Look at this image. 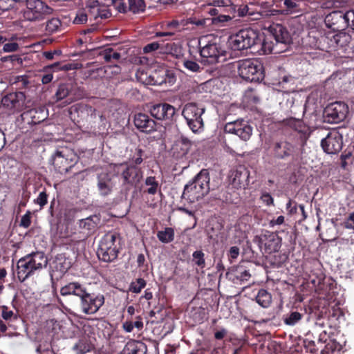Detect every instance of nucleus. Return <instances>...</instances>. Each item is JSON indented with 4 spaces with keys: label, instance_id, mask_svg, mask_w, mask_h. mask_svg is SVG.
Returning a JSON list of instances; mask_svg holds the SVG:
<instances>
[{
    "label": "nucleus",
    "instance_id": "obj_1",
    "mask_svg": "<svg viewBox=\"0 0 354 354\" xmlns=\"http://www.w3.org/2000/svg\"><path fill=\"white\" fill-rule=\"evenodd\" d=\"M269 35L262 39L259 37V32L252 29L245 28L240 30L236 34L229 37L227 44L232 50H242L252 48L261 44L262 50L265 54L277 53L274 44L272 39L275 41V44H281L286 45L291 41V37L287 28L282 24H273L268 28Z\"/></svg>",
    "mask_w": 354,
    "mask_h": 354
},
{
    "label": "nucleus",
    "instance_id": "obj_2",
    "mask_svg": "<svg viewBox=\"0 0 354 354\" xmlns=\"http://www.w3.org/2000/svg\"><path fill=\"white\" fill-rule=\"evenodd\" d=\"M297 147L287 138L273 139L268 143L263 159L270 165L294 159Z\"/></svg>",
    "mask_w": 354,
    "mask_h": 354
},
{
    "label": "nucleus",
    "instance_id": "obj_3",
    "mask_svg": "<svg viewBox=\"0 0 354 354\" xmlns=\"http://www.w3.org/2000/svg\"><path fill=\"white\" fill-rule=\"evenodd\" d=\"M209 180L208 170L203 169L185 186L182 198L192 203L203 198L209 192Z\"/></svg>",
    "mask_w": 354,
    "mask_h": 354
},
{
    "label": "nucleus",
    "instance_id": "obj_4",
    "mask_svg": "<svg viewBox=\"0 0 354 354\" xmlns=\"http://www.w3.org/2000/svg\"><path fill=\"white\" fill-rule=\"evenodd\" d=\"M48 263L47 258L41 252H32L21 258L17 263V274L21 282L24 281L35 272Z\"/></svg>",
    "mask_w": 354,
    "mask_h": 354
},
{
    "label": "nucleus",
    "instance_id": "obj_5",
    "mask_svg": "<svg viewBox=\"0 0 354 354\" xmlns=\"http://www.w3.org/2000/svg\"><path fill=\"white\" fill-rule=\"evenodd\" d=\"M199 52L203 58L209 64L218 62V59L225 55L221 39L210 34L200 37L198 40Z\"/></svg>",
    "mask_w": 354,
    "mask_h": 354
},
{
    "label": "nucleus",
    "instance_id": "obj_6",
    "mask_svg": "<svg viewBox=\"0 0 354 354\" xmlns=\"http://www.w3.org/2000/svg\"><path fill=\"white\" fill-rule=\"evenodd\" d=\"M281 243V238L274 232H266L261 236H255L250 246L254 257L277 252Z\"/></svg>",
    "mask_w": 354,
    "mask_h": 354
},
{
    "label": "nucleus",
    "instance_id": "obj_7",
    "mask_svg": "<svg viewBox=\"0 0 354 354\" xmlns=\"http://www.w3.org/2000/svg\"><path fill=\"white\" fill-rule=\"evenodd\" d=\"M69 304L74 310L87 315L95 314L104 304L105 297L102 293L86 292L80 301H71L68 298Z\"/></svg>",
    "mask_w": 354,
    "mask_h": 354
},
{
    "label": "nucleus",
    "instance_id": "obj_8",
    "mask_svg": "<svg viewBox=\"0 0 354 354\" xmlns=\"http://www.w3.org/2000/svg\"><path fill=\"white\" fill-rule=\"evenodd\" d=\"M119 245V235L117 233H106L100 241L97 250V257L106 263L114 261L118 256Z\"/></svg>",
    "mask_w": 354,
    "mask_h": 354
},
{
    "label": "nucleus",
    "instance_id": "obj_9",
    "mask_svg": "<svg viewBox=\"0 0 354 354\" xmlns=\"http://www.w3.org/2000/svg\"><path fill=\"white\" fill-rule=\"evenodd\" d=\"M239 76L247 81L260 82L265 77L263 64L258 59H246L237 62Z\"/></svg>",
    "mask_w": 354,
    "mask_h": 354
},
{
    "label": "nucleus",
    "instance_id": "obj_10",
    "mask_svg": "<svg viewBox=\"0 0 354 354\" xmlns=\"http://www.w3.org/2000/svg\"><path fill=\"white\" fill-rule=\"evenodd\" d=\"M26 8L23 16L25 20L36 22L48 19L53 12V8L42 0H24Z\"/></svg>",
    "mask_w": 354,
    "mask_h": 354
},
{
    "label": "nucleus",
    "instance_id": "obj_11",
    "mask_svg": "<svg viewBox=\"0 0 354 354\" xmlns=\"http://www.w3.org/2000/svg\"><path fill=\"white\" fill-rule=\"evenodd\" d=\"M78 156L66 147H62L55 151L51 161L55 170L62 174L68 172L78 162Z\"/></svg>",
    "mask_w": 354,
    "mask_h": 354
},
{
    "label": "nucleus",
    "instance_id": "obj_12",
    "mask_svg": "<svg viewBox=\"0 0 354 354\" xmlns=\"http://www.w3.org/2000/svg\"><path fill=\"white\" fill-rule=\"evenodd\" d=\"M205 111V108L198 106L196 103L190 102L184 106L182 115L193 132H198L203 128L204 123L202 115Z\"/></svg>",
    "mask_w": 354,
    "mask_h": 354
},
{
    "label": "nucleus",
    "instance_id": "obj_13",
    "mask_svg": "<svg viewBox=\"0 0 354 354\" xmlns=\"http://www.w3.org/2000/svg\"><path fill=\"white\" fill-rule=\"evenodd\" d=\"M117 172L120 175L123 185L136 187L143 178V171L140 167L129 165L124 162L117 166Z\"/></svg>",
    "mask_w": 354,
    "mask_h": 354
},
{
    "label": "nucleus",
    "instance_id": "obj_14",
    "mask_svg": "<svg viewBox=\"0 0 354 354\" xmlns=\"http://www.w3.org/2000/svg\"><path fill=\"white\" fill-rule=\"evenodd\" d=\"M84 96L83 89L78 87L76 84L70 83L61 84L55 94V99L57 102L64 100L65 104H69L76 100L82 98Z\"/></svg>",
    "mask_w": 354,
    "mask_h": 354
},
{
    "label": "nucleus",
    "instance_id": "obj_15",
    "mask_svg": "<svg viewBox=\"0 0 354 354\" xmlns=\"http://www.w3.org/2000/svg\"><path fill=\"white\" fill-rule=\"evenodd\" d=\"M348 113V105L343 102H335L328 104L323 112L324 121L328 123H339L343 121Z\"/></svg>",
    "mask_w": 354,
    "mask_h": 354
},
{
    "label": "nucleus",
    "instance_id": "obj_16",
    "mask_svg": "<svg viewBox=\"0 0 354 354\" xmlns=\"http://www.w3.org/2000/svg\"><path fill=\"white\" fill-rule=\"evenodd\" d=\"M252 267L248 263H239L229 269L225 274L226 278L235 285H243L250 280Z\"/></svg>",
    "mask_w": 354,
    "mask_h": 354
},
{
    "label": "nucleus",
    "instance_id": "obj_17",
    "mask_svg": "<svg viewBox=\"0 0 354 354\" xmlns=\"http://www.w3.org/2000/svg\"><path fill=\"white\" fill-rule=\"evenodd\" d=\"M26 95L24 93L12 92L5 95L1 99L3 107L6 109L10 113H19L26 107Z\"/></svg>",
    "mask_w": 354,
    "mask_h": 354
},
{
    "label": "nucleus",
    "instance_id": "obj_18",
    "mask_svg": "<svg viewBox=\"0 0 354 354\" xmlns=\"http://www.w3.org/2000/svg\"><path fill=\"white\" fill-rule=\"evenodd\" d=\"M325 291V297L323 299H319V305L317 306L319 310L318 317H323L327 314L330 301H335V290L337 289V283L333 279H328L327 281H324L323 288Z\"/></svg>",
    "mask_w": 354,
    "mask_h": 354
},
{
    "label": "nucleus",
    "instance_id": "obj_19",
    "mask_svg": "<svg viewBox=\"0 0 354 354\" xmlns=\"http://www.w3.org/2000/svg\"><path fill=\"white\" fill-rule=\"evenodd\" d=\"M321 146L326 153L336 154L339 153L343 147L342 134L336 129L330 131L326 137L322 140Z\"/></svg>",
    "mask_w": 354,
    "mask_h": 354
},
{
    "label": "nucleus",
    "instance_id": "obj_20",
    "mask_svg": "<svg viewBox=\"0 0 354 354\" xmlns=\"http://www.w3.org/2000/svg\"><path fill=\"white\" fill-rule=\"evenodd\" d=\"M224 131L238 136L244 141L248 140L252 133V127L243 119L227 122L224 127Z\"/></svg>",
    "mask_w": 354,
    "mask_h": 354
},
{
    "label": "nucleus",
    "instance_id": "obj_21",
    "mask_svg": "<svg viewBox=\"0 0 354 354\" xmlns=\"http://www.w3.org/2000/svg\"><path fill=\"white\" fill-rule=\"evenodd\" d=\"M151 115L158 120L170 122L176 113L175 108L166 102L152 105L149 109Z\"/></svg>",
    "mask_w": 354,
    "mask_h": 354
},
{
    "label": "nucleus",
    "instance_id": "obj_22",
    "mask_svg": "<svg viewBox=\"0 0 354 354\" xmlns=\"http://www.w3.org/2000/svg\"><path fill=\"white\" fill-rule=\"evenodd\" d=\"M114 7L120 12L126 13L129 11L139 13L145 11L144 0H112Z\"/></svg>",
    "mask_w": 354,
    "mask_h": 354
},
{
    "label": "nucleus",
    "instance_id": "obj_23",
    "mask_svg": "<svg viewBox=\"0 0 354 354\" xmlns=\"http://www.w3.org/2000/svg\"><path fill=\"white\" fill-rule=\"evenodd\" d=\"M48 117V113L44 108L31 109L24 111L21 115V120L30 127L37 125L44 122Z\"/></svg>",
    "mask_w": 354,
    "mask_h": 354
},
{
    "label": "nucleus",
    "instance_id": "obj_24",
    "mask_svg": "<svg viewBox=\"0 0 354 354\" xmlns=\"http://www.w3.org/2000/svg\"><path fill=\"white\" fill-rule=\"evenodd\" d=\"M231 183L236 189H246L250 183V171L244 166H239L232 172Z\"/></svg>",
    "mask_w": 354,
    "mask_h": 354
},
{
    "label": "nucleus",
    "instance_id": "obj_25",
    "mask_svg": "<svg viewBox=\"0 0 354 354\" xmlns=\"http://www.w3.org/2000/svg\"><path fill=\"white\" fill-rule=\"evenodd\" d=\"M133 123L137 129L145 133H150L156 130V122L146 113H136L133 116Z\"/></svg>",
    "mask_w": 354,
    "mask_h": 354
},
{
    "label": "nucleus",
    "instance_id": "obj_26",
    "mask_svg": "<svg viewBox=\"0 0 354 354\" xmlns=\"http://www.w3.org/2000/svg\"><path fill=\"white\" fill-rule=\"evenodd\" d=\"M326 26L334 32L342 31L347 27V19L345 13L340 11H333L327 15L324 19Z\"/></svg>",
    "mask_w": 354,
    "mask_h": 354
},
{
    "label": "nucleus",
    "instance_id": "obj_27",
    "mask_svg": "<svg viewBox=\"0 0 354 354\" xmlns=\"http://www.w3.org/2000/svg\"><path fill=\"white\" fill-rule=\"evenodd\" d=\"M87 290L88 289L84 284L78 281H72L61 288L60 294L66 297L75 296L78 298V301H80Z\"/></svg>",
    "mask_w": 354,
    "mask_h": 354
},
{
    "label": "nucleus",
    "instance_id": "obj_28",
    "mask_svg": "<svg viewBox=\"0 0 354 354\" xmlns=\"http://www.w3.org/2000/svg\"><path fill=\"white\" fill-rule=\"evenodd\" d=\"M97 187L100 196L105 197L110 195L114 187V183L107 173H102L97 175Z\"/></svg>",
    "mask_w": 354,
    "mask_h": 354
},
{
    "label": "nucleus",
    "instance_id": "obj_29",
    "mask_svg": "<svg viewBox=\"0 0 354 354\" xmlns=\"http://www.w3.org/2000/svg\"><path fill=\"white\" fill-rule=\"evenodd\" d=\"M184 26L183 21L173 19L170 21L165 22L161 25L162 31L156 32L155 36L160 37H173L176 32L180 31Z\"/></svg>",
    "mask_w": 354,
    "mask_h": 354
},
{
    "label": "nucleus",
    "instance_id": "obj_30",
    "mask_svg": "<svg viewBox=\"0 0 354 354\" xmlns=\"http://www.w3.org/2000/svg\"><path fill=\"white\" fill-rule=\"evenodd\" d=\"M192 144L187 138L181 136L175 141L172 147L173 156L176 158H182L189 151Z\"/></svg>",
    "mask_w": 354,
    "mask_h": 354
},
{
    "label": "nucleus",
    "instance_id": "obj_31",
    "mask_svg": "<svg viewBox=\"0 0 354 354\" xmlns=\"http://www.w3.org/2000/svg\"><path fill=\"white\" fill-rule=\"evenodd\" d=\"M335 32H328L321 35L316 41V47L323 51L335 50Z\"/></svg>",
    "mask_w": 354,
    "mask_h": 354
},
{
    "label": "nucleus",
    "instance_id": "obj_32",
    "mask_svg": "<svg viewBox=\"0 0 354 354\" xmlns=\"http://www.w3.org/2000/svg\"><path fill=\"white\" fill-rule=\"evenodd\" d=\"M147 348L145 345L136 340L129 341L118 354H146Z\"/></svg>",
    "mask_w": 354,
    "mask_h": 354
},
{
    "label": "nucleus",
    "instance_id": "obj_33",
    "mask_svg": "<svg viewBox=\"0 0 354 354\" xmlns=\"http://www.w3.org/2000/svg\"><path fill=\"white\" fill-rule=\"evenodd\" d=\"M305 310L300 308L299 310H290L283 317V323L290 326H294L297 324L304 317Z\"/></svg>",
    "mask_w": 354,
    "mask_h": 354
},
{
    "label": "nucleus",
    "instance_id": "obj_34",
    "mask_svg": "<svg viewBox=\"0 0 354 354\" xmlns=\"http://www.w3.org/2000/svg\"><path fill=\"white\" fill-rule=\"evenodd\" d=\"M99 218L97 216H91L86 218L79 221V227L83 230L84 233L91 234L95 230Z\"/></svg>",
    "mask_w": 354,
    "mask_h": 354
},
{
    "label": "nucleus",
    "instance_id": "obj_35",
    "mask_svg": "<svg viewBox=\"0 0 354 354\" xmlns=\"http://www.w3.org/2000/svg\"><path fill=\"white\" fill-rule=\"evenodd\" d=\"M145 186L147 188L144 192L149 195H155L161 189V185L155 176H147L145 180Z\"/></svg>",
    "mask_w": 354,
    "mask_h": 354
},
{
    "label": "nucleus",
    "instance_id": "obj_36",
    "mask_svg": "<svg viewBox=\"0 0 354 354\" xmlns=\"http://www.w3.org/2000/svg\"><path fill=\"white\" fill-rule=\"evenodd\" d=\"M299 4L297 0H283L281 10H277L278 14L289 15L299 12Z\"/></svg>",
    "mask_w": 354,
    "mask_h": 354
},
{
    "label": "nucleus",
    "instance_id": "obj_37",
    "mask_svg": "<svg viewBox=\"0 0 354 354\" xmlns=\"http://www.w3.org/2000/svg\"><path fill=\"white\" fill-rule=\"evenodd\" d=\"M255 299L261 307L268 308L271 304L272 296L266 290L262 288L258 291Z\"/></svg>",
    "mask_w": 354,
    "mask_h": 354
},
{
    "label": "nucleus",
    "instance_id": "obj_38",
    "mask_svg": "<svg viewBox=\"0 0 354 354\" xmlns=\"http://www.w3.org/2000/svg\"><path fill=\"white\" fill-rule=\"evenodd\" d=\"M174 230L172 227H165L164 230L158 231L157 237L163 243H169L174 239Z\"/></svg>",
    "mask_w": 354,
    "mask_h": 354
},
{
    "label": "nucleus",
    "instance_id": "obj_39",
    "mask_svg": "<svg viewBox=\"0 0 354 354\" xmlns=\"http://www.w3.org/2000/svg\"><path fill=\"white\" fill-rule=\"evenodd\" d=\"M337 33H335V48H343L350 43L351 37V36L344 32L337 31Z\"/></svg>",
    "mask_w": 354,
    "mask_h": 354
},
{
    "label": "nucleus",
    "instance_id": "obj_40",
    "mask_svg": "<svg viewBox=\"0 0 354 354\" xmlns=\"http://www.w3.org/2000/svg\"><path fill=\"white\" fill-rule=\"evenodd\" d=\"M286 123L288 127H290L297 133H298L301 129H306V127H308V125H306L302 120H297L293 118L288 119Z\"/></svg>",
    "mask_w": 354,
    "mask_h": 354
},
{
    "label": "nucleus",
    "instance_id": "obj_41",
    "mask_svg": "<svg viewBox=\"0 0 354 354\" xmlns=\"http://www.w3.org/2000/svg\"><path fill=\"white\" fill-rule=\"evenodd\" d=\"M146 284L147 282L144 279L138 278L130 283L129 290L134 293H140L145 288Z\"/></svg>",
    "mask_w": 354,
    "mask_h": 354
},
{
    "label": "nucleus",
    "instance_id": "obj_42",
    "mask_svg": "<svg viewBox=\"0 0 354 354\" xmlns=\"http://www.w3.org/2000/svg\"><path fill=\"white\" fill-rule=\"evenodd\" d=\"M145 151L140 147L136 149L135 153L130 158L129 165H135L136 167H139V165L143 162V155Z\"/></svg>",
    "mask_w": 354,
    "mask_h": 354
},
{
    "label": "nucleus",
    "instance_id": "obj_43",
    "mask_svg": "<svg viewBox=\"0 0 354 354\" xmlns=\"http://www.w3.org/2000/svg\"><path fill=\"white\" fill-rule=\"evenodd\" d=\"M1 317L6 322H12L15 321L17 319L18 316L17 314L14 313V312L10 310L8 306H1Z\"/></svg>",
    "mask_w": 354,
    "mask_h": 354
},
{
    "label": "nucleus",
    "instance_id": "obj_44",
    "mask_svg": "<svg viewBox=\"0 0 354 354\" xmlns=\"http://www.w3.org/2000/svg\"><path fill=\"white\" fill-rule=\"evenodd\" d=\"M104 59L106 62L118 61L120 59V53L115 51L113 48H107L104 51Z\"/></svg>",
    "mask_w": 354,
    "mask_h": 354
},
{
    "label": "nucleus",
    "instance_id": "obj_45",
    "mask_svg": "<svg viewBox=\"0 0 354 354\" xmlns=\"http://www.w3.org/2000/svg\"><path fill=\"white\" fill-rule=\"evenodd\" d=\"M61 24L62 23L58 18H51L46 22V30L49 33L55 32L61 26Z\"/></svg>",
    "mask_w": 354,
    "mask_h": 354
},
{
    "label": "nucleus",
    "instance_id": "obj_46",
    "mask_svg": "<svg viewBox=\"0 0 354 354\" xmlns=\"http://www.w3.org/2000/svg\"><path fill=\"white\" fill-rule=\"evenodd\" d=\"M76 347L82 353H86L91 351L93 349V346L88 342L87 338L84 337L79 340L76 344Z\"/></svg>",
    "mask_w": 354,
    "mask_h": 354
},
{
    "label": "nucleus",
    "instance_id": "obj_47",
    "mask_svg": "<svg viewBox=\"0 0 354 354\" xmlns=\"http://www.w3.org/2000/svg\"><path fill=\"white\" fill-rule=\"evenodd\" d=\"M192 257L193 261L196 266L201 268L205 267V254L202 250L194 252Z\"/></svg>",
    "mask_w": 354,
    "mask_h": 354
},
{
    "label": "nucleus",
    "instance_id": "obj_48",
    "mask_svg": "<svg viewBox=\"0 0 354 354\" xmlns=\"http://www.w3.org/2000/svg\"><path fill=\"white\" fill-rule=\"evenodd\" d=\"M306 129H301L297 133L301 147H304L306 145L307 141L313 132V130L309 126L306 127Z\"/></svg>",
    "mask_w": 354,
    "mask_h": 354
},
{
    "label": "nucleus",
    "instance_id": "obj_49",
    "mask_svg": "<svg viewBox=\"0 0 354 354\" xmlns=\"http://www.w3.org/2000/svg\"><path fill=\"white\" fill-rule=\"evenodd\" d=\"M86 8L88 10V12L93 15L100 14V3L97 0H89L86 3Z\"/></svg>",
    "mask_w": 354,
    "mask_h": 354
},
{
    "label": "nucleus",
    "instance_id": "obj_50",
    "mask_svg": "<svg viewBox=\"0 0 354 354\" xmlns=\"http://www.w3.org/2000/svg\"><path fill=\"white\" fill-rule=\"evenodd\" d=\"M24 0H0V10L7 11L12 9L17 3Z\"/></svg>",
    "mask_w": 354,
    "mask_h": 354
},
{
    "label": "nucleus",
    "instance_id": "obj_51",
    "mask_svg": "<svg viewBox=\"0 0 354 354\" xmlns=\"http://www.w3.org/2000/svg\"><path fill=\"white\" fill-rule=\"evenodd\" d=\"M3 48L0 50L1 53H12L18 50L19 46L17 42H7L5 41L3 44Z\"/></svg>",
    "mask_w": 354,
    "mask_h": 354
},
{
    "label": "nucleus",
    "instance_id": "obj_52",
    "mask_svg": "<svg viewBox=\"0 0 354 354\" xmlns=\"http://www.w3.org/2000/svg\"><path fill=\"white\" fill-rule=\"evenodd\" d=\"M183 66L186 69L189 70V71L194 73L201 72V68L200 67L199 64L194 61L184 60Z\"/></svg>",
    "mask_w": 354,
    "mask_h": 354
},
{
    "label": "nucleus",
    "instance_id": "obj_53",
    "mask_svg": "<svg viewBox=\"0 0 354 354\" xmlns=\"http://www.w3.org/2000/svg\"><path fill=\"white\" fill-rule=\"evenodd\" d=\"M218 198L226 203H233L231 194L228 192L227 188L222 189L218 194Z\"/></svg>",
    "mask_w": 354,
    "mask_h": 354
},
{
    "label": "nucleus",
    "instance_id": "obj_54",
    "mask_svg": "<svg viewBox=\"0 0 354 354\" xmlns=\"http://www.w3.org/2000/svg\"><path fill=\"white\" fill-rule=\"evenodd\" d=\"M88 17L84 10H78L73 20L75 24H83L87 21Z\"/></svg>",
    "mask_w": 354,
    "mask_h": 354
},
{
    "label": "nucleus",
    "instance_id": "obj_55",
    "mask_svg": "<svg viewBox=\"0 0 354 354\" xmlns=\"http://www.w3.org/2000/svg\"><path fill=\"white\" fill-rule=\"evenodd\" d=\"M0 60L2 62H10L14 66L16 63L18 64H22V59L17 55H12L1 57Z\"/></svg>",
    "mask_w": 354,
    "mask_h": 354
},
{
    "label": "nucleus",
    "instance_id": "obj_56",
    "mask_svg": "<svg viewBox=\"0 0 354 354\" xmlns=\"http://www.w3.org/2000/svg\"><path fill=\"white\" fill-rule=\"evenodd\" d=\"M15 83L19 85L20 88H26L29 84L26 75H18L15 77Z\"/></svg>",
    "mask_w": 354,
    "mask_h": 354
},
{
    "label": "nucleus",
    "instance_id": "obj_57",
    "mask_svg": "<svg viewBox=\"0 0 354 354\" xmlns=\"http://www.w3.org/2000/svg\"><path fill=\"white\" fill-rule=\"evenodd\" d=\"M231 19H232V18L229 15L219 14L218 16H216L215 17H212V24H213L214 25H218L219 24H223V23L230 21Z\"/></svg>",
    "mask_w": 354,
    "mask_h": 354
},
{
    "label": "nucleus",
    "instance_id": "obj_58",
    "mask_svg": "<svg viewBox=\"0 0 354 354\" xmlns=\"http://www.w3.org/2000/svg\"><path fill=\"white\" fill-rule=\"evenodd\" d=\"M286 209L289 215H294L297 212V203L292 199H289L286 203Z\"/></svg>",
    "mask_w": 354,
    "mask_h": 354
},
{
    "label": "nucleus",
    "instance_id": "obj_59",
    "mask_svg": "<svg viewBox=\"0 0 354 354\" xmlns=\"http://www.w3.org/2000/svg\"><path fill=\"white\" fill-rule=\"evenodd\" d=\"M35 203L43 207L48 202V194L46 191H43L39 194V196L35 201Z\"/></svg>",
    "mask_w": 354,
    "mask_h": 354
},
{
    "label": "nucleus",
    "instance_id": "obj_60",
    "mask_svg": "<svg viewBox=\"0 0 354 354\" xmlns=\"http://www.w3.org/2000/svg\"><path fill=\"white\" fill-rule=\"evenodd\" d=\"M159 48V43L157 41H153L145 46L143 48V52L144 53H150L158 50Z\"/></svg>",
    "mask_w": 354,
    "mask_h": 354
},
{
    "label": "nucleus",
    "instance_id": "obj_61",
    "mask_svg": "<svg viewBox=\"0 0 354 354\" xmlns=\"http://www.w3.org/2000/svg\"><path fill=\"white\" fill-rule=\"evenodd\" d=\"M43 57H45L48 60H53L55 58V56H59L62 55V51L60 50H54L49 51H44Z\"/></svg>",
    "mask_w": 354,
    "mask_h": 354
},
{
    "label": "nucleus",
    "instance_id": "obj_62",
    "mask_svg": "<svg viewBox=\"0 0 354 354\" xmlns=\"http://www.w3.org/2000/svg\"><path fill=\"white\" fill-rule=\"evenodd\" d=\"M31 224L30 212H28L21 218L20 226L24 228H28Z\"/></svg>",
    "mask_w": 354,
    "mask_h": 354
},
{
    "label": "nucleus",
    "instance_id": "obj_63",
    "mask_svg": "<svg viewBox=\"0 0 354 354\" xmlns=\"http://www.w3.org/2000/svg\"><path fill=\"white\" fill-rule=\"evenodd\" d=\"M345 17L347 19V26L354 30V9L347 11L345 13Z\"/></svg>",
    "mask_w": 354,
    "mask_h": 354
},
{
    "label": "nucleus",
    "instance_id": "obj_64",
    "mask_svg": "<svg viewBox=\"0 0 354 354\" xmlns=\"http://www.w3.org/2000/svg\"><path fill=\"white\" fill-rule=\"evenodd\" d=\"M346 229L354 230V212L351 213L344 223Z\"/></svg>",
    "mask_w": 354,
    "mask_h": 354
}]
</instances>
